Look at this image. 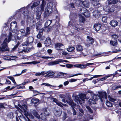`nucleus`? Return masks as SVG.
<instances>
[{"label": "nucleus", "instance_id": "obj_1", "mask_svg": "<svg viewBox=\"0 0 121 121\" xmlns=\"http://www.w3.org/2000/svg\"><path fill=\"white\" fill-rule=\"evenodd\" d=\"M30 5V4L28 5L27 7L26 8V10L25 7L21 8V9H18L17 10V12H23V15L25 16V17H27L28 19L30 20V22L32 23L33 26L35 25V24L36 25V22L34 21L33 19L34 18V16L33 15H31L30 14L28 10H27L28 8L29 7Z\"/></svg>", "mask_w": 121, "mask_h": 121}, {"label": "nucleus", "instance_id": "obj_2", "mask_svg": "<svg viewBox=\"0 0 121 121\" xmlns=\"http://www.w3.org/2000/svg\"><path fill=\"white\" fill-rule=\"evenodd\" d=\"M69 17L71 21L69 22L68 26H70L71 27L73 26V28L77 31H83L84 30L83 28L80 27L79 25L78 24L76 25L73 22V20L72 18L74 19L75 18H77V15H76L75 13H73V14L72 13H71Z\"/></svg>", "mask_w": 121, "mask_h": 121}, {"label": "nucleus", "instance_id": "obj_3", "mask_svg": "<svg viewBox=\"0 0 121 121\" xmlns=\"http://www.w3.org/2000/svg\"><path fill=\"white\" fill-rule=\"evenodd\" d=\"M78 116L80 117L79 118L81 121H88L90 119H92L93 118L92 116L89 115H87L86 116L84 114V111L81 108H79L78 109Z\"/></svg>", "mask_w": 121, "mask_h": 121}, {"label": "nucleus", "instance_id": "obj_4", "mask_svg": "<svg viewBox=\"0 0 121 121\" xmlns=\"http://www.w3.org/2000/svg\"><path fill=\"white\" fill-rule=\"evenodd\" d=\"M53 4L50 2L47 4V7L45 8L44 16L45 18L47 17L51 13L53 10Z\"/></svg>", "mask_w": 121, "mask_h": 121}, {"label": "nucleus", "instance_id": "obj_5", "mask_svg": "<svg viewBox=\"0 0 121 121\" xmlns=\"http://www.w3.org/2000/svg\"><path fill=\"white\" fill-rule=\"evenodd\" d=\"M84 1H81V0H75L76 4L78 7L84 6L88 8L90 6V3L88 0H84Z\"/></svg>", "mask_w": 121, "mask_h": 121}, {"label": "nucleus", "instance_id": "obj_6", "mask_svg": "<svg viewBox=\"0 0 121 121\" xmlns=\"http://www.w3.org/2000/svg\"><path fill=\"white\" fill-rule=\"evenodd\" d=\"M15 33L13 32H9L8 35V38H5L3 42L7 46H8V44L11 40H13L15 39L16 36Z\"/></svg>", "mask_w": 121, "mask_h": 121}, {"label": "nucleus", "instance_id": "obj_7", "mask_svg": "<svg viewBox=\"0 0 121 121\" xmlns=\"http://www.w3.org/2000/svg\"><path fill=\"white\" fill-rule=\"evenodd\" d=\"M10 29L12 32H16L18 30L17 22L15 21L12 22L10 25Z\"/></svg>", "mask_w": 121, "mask_h": 121}, {"label": "nucleus", "instance_id": "obj_8", "mask_svg": "<svg viewBox=\"0 0 121 121\" xmlns=\"http://www.w3.org/2000/svg\"><path fill=\"white\" fill-rule=\"evenodd\" d=\"M87 38L86 42L85 45L87 47H89L93 43L94 39L91 37L88 36H87Z\"/></svg>", "mask_w": 121, "mask_h": 121}, {"label": "nucleus", "instance_id": "obj_9", "mask_svg": "<svg viewBox=\"0 0 121 121\" xmlns=\"http://www.w3.org/2000/svg\"><path fill=\"white\" fill-rule=\"evenodd\" d=\"M42 1V4L40 7H37V12H42L44 9V7L46 4V0H40Z\"/></svg>", "mask_w": 121, "mask_h": 121}, {"label": "nucleus", "instance_id": "obj_10", "mask_svg": "<svg viewBox=\"0 0 121 121\" xmlns=\"http://www.w3.org/2000/svg\"><path fill=\"white\" fill-rule=\"evenodd\" d=\"M34 40V38L32 37H29L27 39V40L25 42V45L27 46L31 45Z\"/></svg>", "mask_w": 121, "mask_h": 121}, {"label": "nucleus", "instance_id": "obj_11", "mask_svg": "<svg viewBox=\"0 0 121 121\" xmlns=\"http://www.w3.org/2000/svg\"><path fill=\"white\" fill-rule=\"evenodd\" d=\"M121 0H107L108 3L109 5L115 4L119 3L120 5L119 7L121 6Z\"/></svg>", "mask_w": 121, "mask_h": 121}, {"label": "nucleus", "instance_id": "obj_12", "mask_svg": "<svg viewBox=\"0 0 121 121\" xmlns=\"http://www.w3.org/2000/svg\"><path fill=\"white\" fill-rule=\"evenodd\" d=\"M62 112V110L58 108L55 109L54 111V113L55 115L57 117H60Z\"/></svg>", "mask_w": 121, "mask_h": 121}, {"label": "nucleus", "instance_id": "obj_13", "mask_svg": "<svg viewBox=\"0 0 121 121\" xmlns=\"http://www.w3.org/2000/svg\"><path fill=\"white\" fill-rule=\"evenodd\" d=\"M53 101L56 103L58 106L61 107L63 109V106H65L66 107H68V106L66 104H64L62 103L61 102L59 101L56 98H54L53 100Z\"/></svg>", "mask_w": 121, "mask_h": 121}, {"label": "nucleus", "instance_id": "obj_14", "mask_svg": "<svg viewBox=\"0 0 121 121\" xmlns=\"http://www.w3.org/2000/svg\"><path fill=\"white\" fill-rule=\"evenodd\" d=\"M103 9L105 12L108 13L112 12L115 10V7L113 6H111L110 8L108 7H106V8H104Z\"/></svg>", "mask_w": 121, "mask_h": 121}, {"label": "nucleus", "instance_id": "obj_15", "mask_svg": "<svg viewBox=\"0 0 121 121\" xmlns=\"http://www.w3.org/2000/svg\"><path fill=\"white\" fill-rule=\"evenodd\" d=\"M99 97L101 99L102 98L104 99H107V94L106 92L104 91H102L99 92Z\"/></svg>", "mask_w": 121, "mask_h": 121}, {"label": "nucleus", "instance_id": "obj_16", "mask_svg": "<svg viewBox=\"0 0 121 121\" xmlns=\"http://www.w3.org/2000/svg\"><path fill=\"white\" fill-rule=\"evenodd\" d=\"M1 47L0 46V52L9 50L8 46L5 44L3 42L1 44Z\"/></svg>", "mask_w": 121, "mask_h": 121}, {"label": "nucleus", "instance_id": "obj_17", "mask_svg": "<svg viewBox=\"0 0 121 121\" xmlns=\"http://www.w3.org/2000/svg\"><path fill=\"white\" fill-rule=\"evenodd\" d=\"M95 0H92L91 1V3L95 8L97 9L100 6V5L99 2L97 1H95Z\"/></svg>", "mask_w": 121, "mask_h": 121}, {"label": "nucleus", "instance_id": "obj_18", "mask_svg": "<svg viewBox=\"0 0 121 121\" xmlns=\"http://www.w3.org/2000/svg\"><path fill=\"white\" fill-rule=\"evenodd\" d=\"M101 25L99 23L95 24L94 26V29L96 31H98L101 29Z\"/></svg>", "mask_w": 121, "mask_h": 121}, {"label": "nucleus", "instance_id": "obj_19", "mask_svg": "<svg viewBox=\"0 0 121 121\" xmlns=\"http://www.w3.org/2000/svg\"><path fill=\"white\" fill-rule=\"evenodd\" d=\"M93 13V16L96 18H98L100 16V12L97 10L94 11Z\"/></svg>", "mask_w": 121, "mask_h": 121}, {"label": "nucleus", "instance_id": "obj_20", "mask_svg": "<svg viewBox=\"0 0 121 121\" xmlns=\"http://www.w3.org/2000/svg\"><path fill=\"white\" fill-rule=\"evenodd\" d=\"M46 116L44 114L41 113L39 116V117L38 118L40 121H46Z\"/></svg>", "mask_w": 121, "mask_h": 121}, {"label": "nucleus", "instance_id": "obj_21", "mask_svg": "<svg viewBox=\"0 0 121 121\" xmlns=\"http://www.w3.org/2000/svg\"><path fill=\"white\" fill-rule=\"evenodd\" d=\"M44 43L46 46L47 47L49 46L51 44V39L49 38H47L44 42Z\"/></svg>", "mask_w": 121, "mask_h": 121}, {"label": "nucleus", "instance_id": "obj_22", "mask_svg": "<svg viewBox=\"0 0 121 121\" xmlns=\"http://www.w3.org/2000/svg\"><path fill=\"white\" fill-rule=\"evenodd\" d=\"M63 62L66 63L68 62V61L66 60H62L60 59L58 60L53 61L51 63L52 65H53L58 64L60 63H62Z\"/></svg>", "mask_w": 121, "mask_h": 121}, {"label": "nucleus", "instance_id": "obj_23", "mask_svg": "<svg viewBox=\"0 0 121 121\" xmlns=\"http://www.w3.org/2000/svg\"><path fill=\"white\" fill-rule=\"evenodd\" d=\"M40 63V61H39L35 60L30 62L22 63L18 64L17 66H22V64H35L37 63Z\"/></svg>", "mask_w": 121, "mask_h": 121}, {"label": "nucleus", "instance_id": "obj_24", "mask_svg": "<svg viewBox=\"0 0 121 121\" xmlns=\"http://www.w3.org/2000/svg\"><path fill=\"white\" fill-rule=\"evenodd\" d=\"M110 24L112 27H114L118 25V22L116 20H113L110 21Z\"/></svg>", "mask_w": 121, "mask_h": 121}, {"label": "nucleus", "instance_id": "obj_25", "mask_svg": "<svg viewBox=\"0 0 121 121\" xmlns=\"http://www.w3.org/2000/svg\"><path fill=\"white\" fill-rule=\"evenodd\" d=\"M31 113L34 115V116L38 118L39 117V114L37 111L35 109H31L30 110Z\"/></svg>", "mask_w": 121, "mask_h": 121}, {"label": "nucleus", "instance_id": "obj_26", "mask_svg": "<svg viewBox=\"0 0 121 121\" xmlns=\"http://www.w3.org/2000/svg\"><path fill=\"white\" fill-rule=\"evenodd\" d=\"M96 97L93 96L92 97V98L94 99H90L89 100V103L91 104H94L96 103V101L95 100L96 99Z\"/></svg>", "mask_w": 121, "mask_h": 121}, {"label": "nucleus", "instance_id": "obj_27", "mask_svg": "<svg viewBox=\"0 0 121 121\" xmlns=\"http://www.w3.org/2000/svg\"><path fill=\"white\" fill-rule=\"evenodd\" d=\"M43 111L44 112V113H43L46 116H49L50 114V111L48 109L47 110L46 108H44L43 109Z\"/></svg>", "mask_w": 121, "mask_h": 121}, {"label": "nucleus", "instance_id": "obj_28", "mask_svg": "<svg viewBox=\"0 0 121 121\" xmlns=\"http://www.w3.org/2000/svg\"><path fill=\"white\" fill-rule=\"evenodd\" d=\"M30 27H27L26 29L25 33L23 36L25 37H27L30 34Z\"/></svg>", "mask_w": 121, "mask_h": 121}, {"label": "nucleus", "instance_id": "obj_29", "mask_svg": "<svg viewBox=\"0 0 121 121\" xmlns=\"http://www.w3.org/2000/svg\"><path fill=\"white\" fill-rule=\"evenodd\" d=\"M79 21L80 22H83L85 21V18L81 14H79Z\"/></svg>", "mask_w": 121, "mask_h": 121}, {"label": "nucleus", "instance_id": "obj_30", "mask_svg": "<svg viewBox=\"0 0 121 121\" xmlns=\"http://www.w3.org/2000/svg\"><path fill=\"white\" fill-rule=\"evenodd\" d=\"M47 73L48 75V77H50L51 78H52L53 77L55 73L52 71L49 70L47 72Z\"/></svg>", "mask_w": 121, "mask_h": 121}, {"label": "nucleus", "instance_id": "obj_31", "mask_svg": "<svg viewBox=\"0 0 121 121\" xmlns=\"http://www.w3.org/2000/svg\"><path fill=\"white\" fill-rule=\"evenodd\" d=\"M39 101V99L37 98H34L32 99L31 102L33 104H37Z\"/></svg>", "mask_w": 121, "mask_h": 121}, {"label": "nucleus", "instance_id": "obj_32", "mask_svg": "<svg viewBox=\"0 0 121 121\" xmlns=\"http://www.w3.org/2000/svg\"><path fill=\"white\" fill-rule=\"evenodd\" d=\"M63 45L62 43H58L55 44V47L56 49L58 50H60V48Z\"/></svg>", "mask_w": 121, "mask_h": 121}, {"label": "nucleus", "instance_id": "obj_33", "mask_svg": "<svg viewBox=\"0 0 121 121\" xmlns=\"http://www.w3.org/2000/svg\"><path fill=\"white\" fill-rule=\"evenodd\" d=\"M40 2L38 0L37 1H35L33 3V5L31 6V9L33 8L34 7H36L38 6Z\"/></svg>", "mask_w": 121, "mask_h": 121}, {"label": "nucleus", "instance_id": "obj_34", "mask_svg": "<svg viewBox=\"0 0 121 121\" xmlns=\"http://www.w3.org/2000/svg\"><path fill=\"white\" fill-rule=\"evenodd\" d=\"M76 50L79 52L82 51L83 49V47L80 45H78L76 47Z\"/></svg>", "mask_w": 121, "mask_h": 121}, {"label": "nucleus", "instance_id": "obj_35", "mask_svg": "<svg viewBox=\"0 0 121 121\" xmlns=\"http://www.w3.org/2000/svg\"><path fill=\"white\" fill-rule=\"evenodd\" d=\"M42 12H37L36 13V19L37 20L40 19L41 15L42 14Z\"/></svg>", "mask_w": 121, "mask_h": 121}, {"label": "nucleus", "instance_id": "obj_36", "mask_svg": "<svg viewBox=\"0 0 121 121\" xmlns=\"http://www.w3.org/2000/svg\"><path fill=\"white\" fill-rule=\"evenodd\" d=\"M70 7L72 8H74V4L73 3H70V4H68L66 6V9H68Z\"/></svg>", "mask_w": 121, "mask_h": 121}, {"label": "nucleus", "instance_id": "obj_37", "mask_svg": "<svg viewBox=\"0 0 121 121\" xmlns=\"http://www.w3.org/2000/svg\"><path fill=\"white\" fill-rule=\"evenodd\" d=\"M66 102L70 105H71V107L73 105L74 106L75 105V103L73 102V100L72 99L70 100L69 101L66 100Z\"/></svg>", "mask_w": 121, "mask_h": 121}, {"label": "nucleus", "instance_id": "obj_38", "mask_svg": "<svg viewBox=\"0 0 121 121\" xmlns=\"http://www.w3.org/2000/svg\"><path fill=\"white\" fill-rule=\"evenodd\" d=\"M79 10L80 12V13L83 15L84 13V12H86V11L87 10L86 9L84 8H80Z\"/></svg>", "mask_w": 121, "mask_h": 121}, {"label": "nucleus", "instance_id": "obj_39", "mask_svg": "<svg viewBox=\"0 0 121 121\" xmlns=\"http://www.w3.org/2000/svg\"><path fill=\"white\" fill-rule=\"evenodd\" d=\"M110 43L113 46L116 45L117 44V40L114 39L113 41H110Z\"/></svg>", "mask_w": 121, "mask_h": 121}, {"label": "nucleus", "instance_id": "obj_40", "mask_svg": "<svg viewBox=\"0 0 121 121\" xmlns=\"http://www.w3.org/2000/svg\"><path fill=\"white\" fill-rule=\"evenodd\" d=\"M108 98L110 101L112 102H115V101H117L116 99L113 98L109 96H108Z\"/></svg>", "mask_w": 121, "mask_h": 121}, {"label": "nucleus", "instance_id": "obj_41", "mask_svg": "<svg viewBox=\"0 0 121 121\" xmlns=\"http://www.w3.org/2000/svg\"><path fill=\"white\" fill-rule=\"evenodd\" d=\"M41 25L40 24L38 23H36V31H38L41 28Z\"/></svg>", "mask_w": 121, "mask_h": 121}, {"label": "nucleus", "instance_id": "obj_42", "mask_svg": "<svg viewBox=\"0 0 121 121\" xmlns=\"http://www.w3.org/2000/svg\"><path fill=\"white\" fill-rule=\"evenodd\" d=\"M75 49L74 47L73 46H69L68 48H67V51L69 52H71Z\"/></svg>", "mask_w": 121, "mask_h": 121}, {"label": "nucleus", "instance_id": "obj_43", "mask_svg": "<svg viewBox=\"0 0 121 121\" xmlns=\"http://www.w3.org/2000/svg\"><path fill=\"white\" fill-rule=\"evenodd\" d=\"M52 22V20H48L45 23V26L46 27L48 26Z\"/></svg>", "mask_w": 121, "mask_h": 121}, {"label": "nucleus", "instance_id": "obj_44", "mask_svg": "<svg viewBox=\"0 0 121 121\" xmlns=\"http://www.w3.org/2000/svg\"><path fill=\"white\" fill-rule=\"evenodd\" d=\"M83 15L85 16L86 17H88L90 16V13L88 12L87 10H86V12H84V13L83 14Z\"/></svg>", "mask_w": 121, "mask_h": 121}, {"label": "nucleus", "instance_id": "obj_45", "mask_svg": "<svg viewBox=\"0 0 121 121\" xmlns=\"http://www.w3.org/2000/svg\"><path fill=\"white\" fill-rule=\"evenodd\" d=\"M7 116L10 119H12L14 117L13 114L12 112L9 113L7 114Z\"/></svg>", "mask_w": 121, "mask_h": 121}, {"label": "nucleus", "instance_id": "obj_46", "mask_svg": "<svg viewBox=\"0 0 121 121\" xmlns=\"http://www.w3.org/2000/svg\"><path fill=\"white\" fill-rule=\"evenodd\" d=\"M21 115H20V118H19L22 121H26V119L25 117L23 116L22 114Z\"/></svg>", "mask_w": 121, "mask_h": 121}, {"label": "nucleus", "instance_id": "obj_47", "mask_svg": "<svg viewBox=\"0 0 121 121\" xmlns=\"http://www.w3.org/2000/svg\"><path fill=\"white\" fill-rule=\"evenodd\" d=\"M80 98L82 101L84 100L86 98V95L84 94H82L80 95Z\"/></svg>", "mask_w": 121, "mask_h": 121}, {"label": "nucleus", "instance_id": "obj_48", "mask_svg": "<svg viewBox=\"0 0 121 121\" xmlns=\"http://www.w3.org/2000/svg\"><path fill=\"white\" fill-rule=\"evenodd\" d=\"M41 73H42V75L43 76L45 77H48V75L47 73V72L42 71Z\"/></svg>", "mask_w": 121, "mask_h": 121}, {"label": "nucleus", "instance_id": "obj_49", "mask_svg": "<svg viewBox=\"0 0 121 121\" xmlns=\"http://www.w3.org/2000/svg\"><path fill=\"white\" fill-rule=\"evenodd\" d=\"M7 78L11 80L14 84H16V83L13 77L11 76H8Z\"/></svg>", "mask_w": 121, "mask_h": 121}, {"label": "nucleus", "instance_id": "obj_50", "mask_svg": "<svg viewBox=\"0 0 121 121\" xmlns=\"http://www.w3.org/2000/svg\"><path fill=\"white\" fill-rule=\"evenodd\" d=\"M106 104L107 105L108 107H111L112 106V103H110V102L107 101H106Z\"/></svg>", "mask_w": 121, "mask_h": 121}, {"label": "nucleus", "instance_id": "obj_51", "mask_svg": "<svg viewBox=\"0 0 121 121\" xmlns=\"http://www.w3.org/2000/svg\"><path fill=\"white\" fill-rule=\"evenodd\" d=\"M42 85H44L45 86H53L55 87H56V86H52L51 85H50L49 83H43L42 84Z\"/></svg>", "mask_w": 121, "mask_h": 121}, {"label": "nucleus", "instance_id": "obj_52", "mask_svg": "<svg viewBox=\"0 0 121 121\" xmlns=\"http://www.w3.org/2000/svg\"><path fill=\"white\" fill-rule=\"evenodd\" d=\"M21 109H23V111L24 112H25L27 110V106L25 105H23V106L21 108Z\"/></svg>", "mask_w": 121, "mask_h": 121}, {"label": "nucleus", "instance_id": "obj_53", "mask_svg": "<svg viewBox=\"0 0 121 121\" xmlns=\"http://www.w3.org/2000/svg\"><path fill=\"white\" fill-rule=\"evenodd\" d=\"M32 91H33L34 94H35V95H38V94H40V93L38 91L35 90H33Z\"/></svg>", "mask_w": 121, "mask_h": 121}, {"label": "nucleus", "instance_id": "obj_54", "mask_svg": "<svg viewBox=\"0 0 121 121\" xmlns=\"http://www.w3.org/2000/svg\"><path fill=\"white\" fill-rule=\"evenodd\" d=\"M5 39V35L4 34H2L1 35L0 39V44L1 43L2 40Z\"/></svg>", "mask_w": 121, "mask_h": 121}, {"label": "nucleus", "instance_id": "obj_55", "mask_svg": "<svg viewBox=\"0 0 121 121\" xmlns=\"http://www.w3.org/2000/svg\"><path fill=\"white\" fill-rule=\"evenodd\" d=\"M107 19V17L106 16H104L102 17V20L104 22H106Z\"/></svg>", "mask_w": 121, "mask_h": 121}, {"label": "nucleus", "instance_id": "obj_56", "mask_svg": "<svg viewBox=\"0 0 121 121\" xmlns=\"http://www.w3.org/2000/svg\"><path fill=\"white\" fill-rule=\"evenodd\" d=\"M20 44V43L19 42V41L18 42H17V44L14 46V47L13 48V50H14L16 49L18 47L19 45Z\"/></svg>", "mask_w": 121, "mask_h": 121}, {"label": "nucleus", "instance_id": "obj_57", "mask_svg": "<svg viewBox=\"0 0 121 121\" xmlns=\"http://www.w3.org/2000/svg\"><path fill=\"white\" fill-rule=\"evenodd\" d=\"M72 112H73V115H75L76 114V110L74 109L73 107L72 106Z\"/></svg>", "mask_w": 121, "mask_h": 121}, {"label": "nucleus", "instance_id": "obj_58", "mask_svg": "<svg viewBox=\"0 0 121 121\" xmlns=\"http://www.w3.org/2000/svg\"><path fill=\"white\" fill-rule=\"evenodd\" d=\"M86 108L87 109L88 111H89L91 113H92L93 112V111L91 110V109L88 106H86Z\"/></svg>", "mask_w": 121, "mask_h": 121}, {"label": "nucleus", "instance_id": "obj_59", "mask_svg": "<svg viewBox=\"0 0 121 121\" xmlns=\"http://www.w3.org/2000/svg\"><path fill=\"white\" fill-rule=\"evenodd\" d=\"M88 92L89 93L91 94V95L92 96V97H93V96L96 97V95L94 94L93 93V92L91 91H88Z\"/></svg>", "mask_w": 121, "mask_h": 121}, {"label": "nucleus", "instance_id": "obj_60", "mask_svg": "<svg viewBox=\"0 0 121 121\" xmlns=\"http://www.w3.org/2000/svg\"><path fill=\"white\" fill-rule=\"evenodd\" d=\"M86 67V66L85 65V64H80V68L83 69Z\"/></svg>", "mask_w": 121, "mask_h": 121}, {"label": "nucleus", "instance_id": "obj_61", "mask_svg": "<svg viewBox=\"0 0 121 121\" xmlns=\"http://www.w3.org/2000/svg\"><path fill=\"white\" fill-rule=\"evenodd\" d=\"M77 81L76 79H71L69 80V82H75Z\"/></svg>", "mask_w": 121, "mask_h": 121}, {"label": "nucleus", "instance_id": "obj_62", "mask_svg": "<svg viewBox=\"0 0 121 121\" xmlns=\"http://www.w3.org/2000/svg\"><path fill=\"white\" fill-rule=\"evenodd\" d=\"M5 104L4 103H0V106H1V108H5V107L4 106V105H5Z\"/></svg>", "mask_w": 121, "mask_h": 121}, {"label": "nucleus", "instance_id": "obj_63", "mask_svg": "<svg viewBox=\"0 0 121 121\" xmlns=\"http://www.w3.org/2000/svg\"><path fill=\"white\" fill-rule=\"evenodd\" d=\"M42 73H41V72L40 73H36L35 74V75L36 76H40V75H42Z\"/></svg>", "mask_w": 121, "mask_h": 121}, {"label": "nucleus", "instance_id": "obj_64", "mask_svg": "<svg viewBox=\"0 0 121 121\" xmlns=\"http://www.w3.org/2000/svg\"><path fill=\"white\" fill-rule=\"evenodd\" d=\"M42 34H41L39 33L38 35H37V37L38 38L40 39L41 37Z\"/></svg>", "mask_w": 121, "mask_h": 121}]
</instances>
